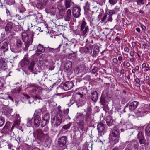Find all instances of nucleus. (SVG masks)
<instances>
[{
    "label": "nucleus",
    "mask_w": 150,
    "mask_h": 150,
    "mask_svg": "<svg viewBox=\"0 0 150 150\" xmlns=\"http://www.w3.org/2000/svg\"><path fill=\"white\" fill-rule=\"evenodd\" d=\"M34 33L33 31H28L27 32H23L22 34V38L25 42V50H27L33 40V36Z\"/></svg>",
    "instance_id": "nucleus-1"
},
{
    "label": "nucleus",
    "mask_w": 150,
    "mask_h": 150,
    "mask_svg": "<svg viewBox=\"0 0 150 150\" xmlns=\"http://www.w3.org/2000/svg\"><path fill=\"white\" fill-rule=\"evenodd\" d=\"M62 112H58L55 116H52L51 118V123L54 124L56 126L59 125L64 120V117L62 116Z\"/></svg>",
    "instance_id": "nucleus-2"
},
{
    "label": "nucleus",
    "mask_w": 150,
    "mask_h": 150,
    "mask_svg": "<svg viewBox=\"0 0 150 150\" xmlns=\"http://www.w3.org/2000/svg\"><path fill=\"white\" fill-rule=\"evenodd\" d=\"M34 136L40 140H42L44 139H49V137L47 134H44L42 130L38 129L35 130L33 132Z\"/></svg>",
    "instance_id": "nucleus-3"
},
{
    "label": "nucleus",
    "mask_w": 150,
    "mask_h": 150,
    "mask_svg": "<svg viewBox=\"0 0 150 150\" xmlns=\"http://www.w3.org/2000/svg\"><path fill=\"white\" fill-rule=\"evenodd\" d=\"M61 45H63V48L65 50L67 49H71L76 46V44L69 41L68 39L65 37L62 38V44Z\"/></svg>",
    "instance_id": "nucleus-4"
},
{
    "label": "nucleus",
    "mask_w": 150,
    "mask_h": 150,
    "mask_svg": "<svg viewBox=\"0 0 150 150\" xmlns=\"http://www.w3.org/2000/svg\"><path fill=\"white\" fill-rule=\"evenodd\" d=\"M8 40L6 38L4 39L0 42V48L4 52L8 50Z\"/></svg>",
    "instance_id": "nucleus-5"
},
{
    "label": "nucleus",
    "mask_w": 150,
    "mask_h": 150,
    "mask_svg": "<svg viewBox=\"0 0 150 150\" xmlns=\"http://www.w3.org/2000/svg\"><path fill=\"white\" fill-rule=\"evenodd\" d=\"M81 31L83 35H85L87 32L89 31L88 27L86 26V23L84 19H83L81 22Z\"/></svg>",
    "instance_id": "nucleus-6"
},
{
    "label": "nucleus",
    "mask_w": 150,
    "mask_h": 150,
    "mask_svg": "<svg viewBox=\"0 0 150 150\" xmlns=\"http://www.w3.org/2000/svg\"><path fill=\"white\" fill-rule=\"evenodd\" d=\"M34 125L36 127H38L40 125L41 122V118L39 115H35L34 114L32 117Z\"/></svg>",
    "instance_id": "nucleus-7"
},
{
    "label": "nucleus",
    "mask_w": 150,
    "mask_h": 150,
    "mask_svg": "<svg viewBox=\"0 0 150 150\" xmlns=\"http://www.w3.org/2000/svg\"><path fill=\"white\" fill-rule=\"evenodd\" d=\"M75 93L76 94L80 95V97L82 98L83 95L87 93V91L86 88L81 87L76 89L75 91Z\"/></svg>",
    "instance_id": "nucleus-8"
},
{
    "label": "nucleus",
    "mask_w": 150,
    "mask_h": 150,
    "mask_svg": "<svg viewBox=\"0 0 150 150\" xmlns=\"http://www.w3.org/2000/svg\"><path fill=\"white\" fill-rule=\"evenodd\" d=\"M67 140V137L65 136H62L58 140V144L61 147L64 146L66 143Z\"/></svg>",
    "instance_id": "nucleus-9"
},
{
    "label": "nucleus",
    "mask_w": 150,
    "mask_h": 150,
    "mask_svg": "<svg viewBox=\"0 0 150 150\" xmlns=\"http://www.w3.org/2000/svg\"><path fill=\"white\" fill-rule=\"evenodd\" d=\"M81 8L79 7H74L72 10L73 14L75 18H78L80 15Z\"/></svg>",
    "instance_id": "nucleus-10"
},
{
    "label": "nucleus",
    "mask_w": 150,
    "mask_h": 150,
    "mask_svg": "<svg viewBox=\"0 0 150 150\" xmlns=\"http://www.w3.org/2000/svg\"><path fill=\"white\" fill-rule=\"evenodd\" d=\"M49 117L50 116L48 114L46 113L45 115L41 122V125L42 127L46 126V124L49 122Z\"/></svg>",
    "instance_id": "nucleus-11"
},
{
    "label": "nucleus",
    "mask_w": 150,
    "mask_h": 150,
    "mask_svg": "<svg viewBox=\"0 0 150 150\" xmlns=\"http://www.w3.org/2000/svg\"><path fill=\"white\" fill-rule=\"evenodd\" d=\"M56 8L55 6L52 5L47 8L45 9L46 12L47 13H50L52 15H54L55 13Z\"/></svg>",
    "instance_id": "nucleus-12"
},
{
    "label": "nucleus",
    "mask_w": 150,
    "mask_h": 150,
    "mask_svg": "<svg viewBox=\"0 0 150 150\" xmlns=\"http://www.w3.org/2000/svg\"><path fill=\"white\" fill-rule=\"evenodd\" d=\"M74 85L73 83L71 81L65 82L63 86V88L65 91H67L71 89Z\"/></svg>",
    "instance_id": "nucleus-13"
},
{
    "label": "nucleus",
    "mask_w": 150,
    "mask_h": 150,
    "mask_svg": "<svg viewBox=\"0 0 150 150\" xmlns=\"http://www.w3.org/2000/svg\"><path fill=\"white\" fill-rule=\"evenodd\" d=\"M64 20L66 21H69L71 16V11L70 9H68L64 15Z\"/></svg>",
    "instance_id": "nucleus-14"
},
{
    "label": "nucleus",
    "mask_w": 150,
    "mask_h": 150,
    "mask_svg": "<svg viewBox=\"0 0 150 150\" xmlns=\"http://www.w3.org/2000/svg\"><path fill=\"white\" fill-rule=\"evenodd\" d=\"M109 138L111 141L115 142V144L118 142L120 139L119 135L113 133L110 136Z\"/></svg>",
    "instance_id": "nucleus-15"
},
{
    "label": "nucleus",
    "mask_w": 150,
    "mask_h": 150,
    "mask_svg": "<svg viewBox=\"0 0 150 150\" xmlns=\"http://www.w3.org/2000/svg\"><path fill=\"white\" fill-rule=\"evenodd\" d=\"M105 128V125L104 124L102 123H100L98 124L97 129L99 132V135L101 136L103 134V132Z\"/></svg>",
    "instance_id": "nucleus-16"
},
{
    "label": "nucleus",
    "mask_w": 150,
    "mask_h": 150,
    "mask_svg": "<svg viewBox=\"0 0 150 150\" xmlns=\"http://www.w3.org/2000/svg\"><path fill=\"white\" fill-rule=\"evenodd\" d=\"M57 8L59 10V13L60 16L63 17L64 15L65 8L64 6L61 4H58L57 5Z\"/></svg>",
    "instance_id": "nucleus-17"
},
{
    "label": "nucleus",
    "mask_w": 150,
    "mask_h": 150,
    "mask_svg": "<svg viewBox=\"0 0 150 150\" xmlns=\"http://www.w3.org/2000/svg\"><path fill=\"white\" fill-rule=\"evenodd\" d=\"M139 103L137 101H134L129 103V107L130 110L132 111L135 110L138 106Z\"/></svg>",
    "instance_id": "nucleus-18"
},
{
    "label": "nucleus",
    "mask_w": 150,
    "mask_h": 150,
    "mask_svg": "<svg viewBox=\"0 0 150 150\" xmlns=\"http://www.w3.org/2000/svg\"><path fill=\"white\" fill-rule=\"evenodd\" d=\"M138 139L140 144H144L145 142V140L144 139L143 134L142 132H139L137 135Z\"/></svg>",
    "instance_id": "nucleus-19"
},
{
    "label": "nucleus",
    "mask_w": 150,
    "mask_h": 150,
    "mask_svg": "<svg viewBox=\"0 0 150 150\" xmlns=\"http://www.w3.org/2000/svg\"><path fill=\"white\" fill-rule=\"evenodd\" d=\"M29 61L25 56L19 63L20 65L22 67H25L29 64Z\"/></svg>",
    "instance_id": "nucleus-20"
},
{
    "label": "nucleus",
    "mask_w": 150,
    "mask_h": 150,
    "mask_svg": "<svg viewBox=\"0 0 150 150\" xmlns=\"http://www.w3.org/2000/svg\"><path fill=\"white\" fill-rule=\"evenodd\" d=\"M75 120L78 122L79 121V125L81 126H83V120L82 117V115L81 114L77 113L76 116V117L75 118Z\"/></svg>",
    "instance_id": "nucleus-21"
},
{
    "label": "nucleus",
    "mask_w": 150,
    "mask_h": 150,
    "mask_svg": "<svg viewBox=\"0 0 150 150\" xmlns=\"http://www.w3.org/2000/svg\"><path fill=\"white\" fill-rule=\"evenodd\" d=\"M105 119L108 125L111 126L113 124L114 121L111 116H107L105 117Z\"/></svg>",
    "instance_id": "nucleus-22"
},
{
    "label": "nucleus",
    "mask_w": 150,
    "mask_h": 150,
    "mask_svg": "<svg viewBox=\"0 0 150 150\" xmlns=\"http://www.w3.org/2000/svg\"><path fill=\"white\" fill-rule=\"evenodd\" d=\"M71 125V124L69 123L63 126L60 131V133L65 134L68 131L67 130L70 128Z\"/></svg>",
    "instance_id": "nucleus-23"
},
{
    "label": "nucleus",
    "mask_w": 150,
    "mask_h": 150,
    "mask_svg": "<svg viewBox=\"0 0 150 150\" xmlns=\"http://www.w3.org/2000/svg\"><path fill=\"white\" fill-rule=\"evenodd\" d=\"M146 112L144 109L139 108L136 112V114L138 117H141L144 115V113Z\"/></svg>",
    "instance_id": "nucleus-24"
},
{
    "label": "nucleus",
    "mask_w": 150,
    "mask_h": 150,
    "mask_svg": "<svg viewBox=\"0 0 150 150\" xmlns=\"http://www.w3.org/2000/svg\"><path fill=\"white\" fill-rule=\"evenodd\" d=\"M72 64L71 62L67 61L65 65V69L67 71H69L71 69Z\"/></svg>",
    "instance_id": "nucleus-25"
},
{
    "label": "nucleus",
    "mask_w": 150,
    "mask_h": 150,
    "mask_svg": "<svg viewBox=\"0 0 150 150\" xmlns=\"http://www.w3.org/2000/svg\"><path fill=\"white\" fill-rule=\"evenodd\" d=\"M61 46V45L60 44L59 45L58 47L56 49L48 47L47 49H48V51L49 52H52L53 53H56L59 52L60 50V48Z\"/></svg>",
    "instance_id": "nucleus-26"
},
{
    "label": "nucleus",
    "mask_w": 150,
    "mask_h": 150,
    "mask_svg": "<svg viewBox=\"0 0 150 150\" xmlns=\"http://www.w3.org/2000/svg\"><path fill=\"white\" fill-rule=\"evenodd\" d=\"M29 88H32L31 90L30 91V93L32 95L35 94L37 91L36 87L35 84H30L28 86Z\"/></svg>",
    "instance_id": "nucleus-27"
},
{
    "label": "nucleus",
    "mask_w": 150,
    "mask_h": 150,
    "mask_svg": "<svg viewBox=\"0 0 150 150\" xmlns=\"http://www.w3.org/2000/svg\"><path fill=\"white\" fill-rule=\"evenodd\" d=\"M91 99L93 101L96 102L98 99V95L96 91H95L91 93Z\"/></svg>",
    "instance_id": "nucleus-28"
},
{
    "label": "nucleus",
    "mask_w": 150,
    "mask_h": 150,
    "mask_svg": "<svg viewBox=\"0 0 150 150\" xmlns=\"http://www.w3.org/2000/svg\"><path fill=\"white\" fill-rule=\"evenodd\" d=\"M13 23L11 22H9L6 25L5 28V30L6 31L11 30L12 28Z\"/></svg>",
    "instance_id": "nucleus-29"
},
{
    "label": "nucleus",
    "mask_w": 150,
    "mask_h": 150,
    "mask_svg": "<svg viewBox=\"0 0 150 150\" xmlns=\"http://www.w3.org/2000/svg\"><path fill=\"white\" fill-rule=\"evenodd\" d=\"M73 3L70 0H66L64 1V4L66 9L70 8Z\"/></svg>",
    "instance_id": "nucleus-30"
},
{
    "label": "nucleus",
    "mask_w": 150,
    "mask_h": 150,
    "mask_svg": "<svg viewBox=\"0 0 150 150\" xmlns=\"http://www.w3.org/2000/svg\"><path fill=\"white\" fill-rule=\"evenodd\" d=\"M37 52L41 53L43 52L45 50V48L42 45L39 44L38 46Z\"/></svg>",
    "instance_id": "nucleus-31"
},
{
    "label": "nucleus",
    "mask_w": 150,
    "mask_h": 150,
    "mask_svg": "<svg viewBox=\"0 0 150 150\" xmlns=\"http://www.w3.org/2000/svg\"><path fill=\"white\" fill-rule=\"evenodd\" d=\"M12 112V109L6 108L4 111V114L6 116L10 115H11Z\"/></svg>",
    "instance_id": "nucleus-32"
},
{
    "label": "nucleus",
    "mask_w": 150,
    "mask_h": 150,
    "mask_svg": "<svg viewBox=\"0 0 150 150\" xmlns=\"http://www.w3.org/2000/svg\"><path fill=\"white\" fill-rule=\"evenodd\" d=\"M132 144L134 147V150H137L139 146V143L136 140H133Z\"/></svg>",
    "instance_id": "nucleus-33"
},
{
    "label": "nucleus",
    "mask_w": 150,
    "mask_h": 150,
    "mask_svg": "<svg viewBox=\"0 0 150 150\" xmlns=\"http://www.w3.org/2000/svg\"><path fill=\"white\" fill-rule=\"evenodd\" d=\"M146 134L148 136H150V124L148 125L146 127L145 131Z\"/></svg>",
    "instance_id": "nucleus-34"
},
{
    "label": "nucleus",
    "mask_w": 150,
    "mask_h": 150,
    "mask_svg": "<svg viewBox=\"0 0 150 150\" xmlns=\"http://www.w3.org/2000/svg\"><path fill=\"white\" fill-rule=\"evenodd\" d=\"M27 126L30 127L32 126V125L33 124V121L32 120V118L31 119L30 118H28L27 119Z\"/></svg>",
    "instance_id": "nucleus-35"
},
{
    "label": "nucleus",
    "mask_w": 150,
    "mask_h": 150,
    "mask_svg": "<svg viewBox=\"0 0 150 150\" xmlns=\"http://www.w3.org/2000/svg\"><path fill=\"white\" fill-rule=\"evenodd\" d=\"M34 64V62L33 61H32L30 64L28 68L29 70L30 71L32 72L33 71Z\"/></svg>",
    "instance_id": "nucleus-36"
},
{
    "label": "nucleus",
    "mask_w": 150,
    "mask_h": 150,
    "mask_svg": "<svg viewBox=\"0 0 150 150\" xmlns=\"http://www.w3.org/2000/svg\"><path fill=\"white\" fill-rule=\"evenodd\" d=\"M44 3L41 2H38L36 5V7L40 9H42L44 5Z\"/></svg>",
    "instance_id": "nucleus-37"
},
{
    "label": "nucleus",
    "mask_w": 150,
    "mask_h": 150,
    "mask_svg": "<svg viewBox=\"0 0 150 150\" xmlns=\"http://www.w3.org/2000/svg\"><path fill=\"white\" fill-rule=\"evenodd\" d=\"M112 133L119 135H120L119 130L117 127H115L113 128Z\"/></svg>",
    "instance_id": "nucleus-38"
},
{
    "label": "nucleus",
    "mask_w": 150,
    "mask_h": 150,
    "mask_svg": "<svg viewBox=\"0 0 150 150\" xmlns=\"http://www.w3.org/2000/svg\"><path fill=\"white\" fill-rule=\"evenodd\" d=\"M6 62L4 60L1 59L0 60V67L1 68L6 67Z\"/></svg>",
    "instance_id": "nucleus-39"
},
{
    "label": "nucleus",
    "mask_w": 150,
    "mask_h": 150,
    "mask_svg": "<svg viewBox=\"0 0 150 150\" xmlns=\"http://www.w3.org/2000/svg\"><path fill=\"white\" fill-rule=\"evenodd\" d=\"M16 46L18 48H20L22 47V43L20 40H17L16 41Z\"/></svg>",
    "instance_id": "nucleus-40"
},
{
    "label": "nucleus",
    "mask_w": 150,
    "mask_h": 150,
    "mask_svg": "<svg viewBox=\"0 0 150 150\" xmlns=\"http://www.w3.org/2000/svg\"><path fill=\"white\" fill-rule=\"evenodd\" d=\"M90 4L88 1L86 2L84 6V8L85 11H88V10L90 7Z\"/></svg>",
    "instance_id": "nucleus-41"
},
{
    "label": "nucleus",
    "mask_w": 150,
    "mask_h": 150,
    "mask_svg": "<svg viewBox=\"0 0 150 150\" xmlns=\"http://www.w3.org/2000/svg\"><path fill=\"white\" fill-rule=\"evenodd\" d=\"M87 48L88 49V52L90 54H91L92 52V50L93 48V46L91 45H90L89 46L87 47Z\"/></svg>",
    "instance_id": "nucleus-42"
},
{
    "label": "nucleus",
    "mask_w": 150,
    "mask_h": 150,
    "mask_svg": "<svg viewBox=\"0 0 150 150\" xmlns=\"http://www.w3.org/2000/svg\"><path fill=\"white\" fill-rule=\"evenodd\" d=\"M134 80L136 83H137V86L138 87H140V80L137 77L135 78Z\"/></svg>",
    "instance_id": "nucleus-43"
},
{
    "label": "nucleus",
    "mask_w": 150,
    "mask_h": 150,
    "mask_svg": "<svg viewBox=\"0 0 150 150\" xmlns=\"http://www.w3.org/2000/svg\"><path fill=\"white\" fill-rule=\"evenodd\" d=\"M4 123V118L1 117L0 116V127L2 126Z\"/></svg>",
    "instance_id": "nucleus-44"
},
{
    "label": "nucleus",
    "mask_w": 150,
    "mask_h": 150,
    "mask_svg": "<svg viewBox=\"0 0 150 150\" xmlns=\"http://www.w3.org/2000/svg\"><path fill=\"white\" fill-rule=\"evenodd\" d=\"M21 120L20 118L14 120V125H18L20 124Z\"/></svg>",
    "instance_id": "nucleus-45"
},
{
    "label": "nucleus",
    "mask_w": 150,
    "mask_h": 150,
    "mask_svg": "<svg viewBox=\"0 0 150 150\" xmlns=\"http://www.w3.org/2000/svg\"><path fill=\"white\" fill-rule=\"evenodd\" d=\"M117 2V0H109V2L111 6L115 4Z\"/></svg>",
    "instance_id": "nucleus-46"
},
{
    "label": "nucleus",
    "mask_w": 150,
    "mask_h": 150,
    "mask_svg": "<svg viewBox=\"0 0 150 150\" xmlns=\"http://www.w3.org/2000/svg\"><path fill=\"white\" fill-rule=\"evenodd\" d=\"M144 0H137V4L138 5H143L144 4Z\"/></svg>",
    "instance_id": "nucleus-47"
},
{
    "label": "nucleus",
    "mask_w": 150,
    "mask_h": 150,
    "mask_svg": "<svg viewBox=\"0 0 150 150\" xmlns=\"http://www.w3.org/2000/svg\"><path fill=\"white\" fill-rule=\"evenodd\" d=\"M74 98H71L70 100V102L68 104L69 106H70L74 103Z\"/></svg>",
    "instance_id": "nucleus-48"
},
{
    "label": "nucleus",
    "mask_w": 150,
    "mask_h": 150,
    "mask_svg": "<svg viewBox=\"0 0 150 150\" xmlns=\"http://www.w3.org/2000/svg\"><path fill=\"white\" fill-rule=\"evenodd\" d=\"M108 14L110 16H111L115 13L114 11L113 10H107Z\"/></svg>",
    "instance_id": "nucleus-49"
},
{
    "label": "nucleus",
    "mask_w": 150,
    "mask_h": 150,
    "mask_svg": "<svg viewBox=\"0 0 150 150\" xmlns=\"http://www.w3.org/2000/svg\"><path fill=\"white\" fill-rule=\"evenodd\" d=\"M13 17L17 18L19 20H22L23 19V18H24V16H20V15L17 14L15 16H13Z\"/></svg>",
    "instance_id": "nucleus-50"
},
{
    "label": "nucleus",
    "mask_w": 150,
    "mask_h": 150,
    "mask_svg": "<svg viewBox=\"0 0 150 150\" xmlns=\"http://www.w3.org/2000/svg\"><path fill=\"white\" fill-rule=\"evenodd\" d=\"M10 127V122H7L5 126L4 127V128H6V129H8Z\"/></svg>",
    "instance_id": "nucleus-51"
},
{
    "label": "nucleus",
    "mask_w": 150,
    "mask_h": 150,
    "mask_svg": "<svg viewBox=\"0 0 150 150\" xmlns=\"http://www.w3.org/2000/svg\"><path fill=\"white\" fill-rule=\"evenodd\" d=\"M99 52V49L98 47H96L94 48L93 52L95 54H97Z\"/></svg>",
    "instance_id": "nucleus-52"
},
{
    "label": "nucleus",
    "mask_w": 150,
    "mask_h": 150,
    "mask_svg": "<svg viewBox=\"0 0 150 150\" xmlns=\"http://www.w3.org/2000/svg\"><path fill=\"white\" fill-rule=\"evenodd\" d=\"M4 80L3 79H0V89H1L3 86Z\"/></svg>",
    "instance_id": "nucleus-53"
},
{
    "label": "nucleus",
    "mask_w": 150,
    "mask_h": 150,
    "mask_svg": "<svg viewBox=\"0 0 150 150\" xmlns=\"http://www.w3.org/2000/svg\"><path fill=\"white\" fill-rule=\"evenodd\" d=\"M146 8L148 11H150V0H149L148 3L146 6Z\"/></svg>",
    "instance_id": "nucleus-54"
},
{
    "label": "nucleus",
    "mask_w": 150,
    "mask_h": 150,
    "mask_svg": "<svg viewBox=\"0 0 150 150\" xmlns=\"http://www.w3.org/2000/svg\"><path fill=\"white\" fill-rule=\"evenodd\" d=\"M98 68L97 67L93 68L91 71V72L93 74H95L98 71Z\"/></svg>",
    "instance_id": "nucleus-55"
},
{
    "label": "nucleus",
    "mask_w": 150,
    "mask_h": 150,
    "mask_svg": "<svg viewBox=\"0 0 150 150\" xmlns=\"http://www.w3.org/2000/svg\"><path fill=\"white\" fill-rule=\"evenodd\" d=\"M107 14H104L103 17L101 19V21L102 22H106V19L107 17Z\"/></svg>",
    "instance_id": "nucleus-56"
},
{
    "label": "nucleus",
    "mask_w": 150,
    "mask_h": 150,
    "mask_svg": "<svg viewBox=\"0 0 150 150\" xmlns=\"http://www.w3.org/2000/svg\"><path fill=\"white\" fill-rule=\"evenodd\" d=\"M87 48V47H82L81 48V50H82V51L84 52L87 53L88 52V49Z\"/></svg>",
    "instance_id": "nucleus-57"
},
{
    "label": "nucleus",
    "mask_w": 150,
    "mask_h": 150,
    "mask_svg": "<svg viewBox=\"0 0 150 150\" xmlns=\"http://www.w3.org/2000/svg\"><path fill=\"white\" fill-rule=\"evenodd\" d=\"M43 129V131L45 132H47L49 131V128L47 126H46Z\"/></svg>",
    "instance_id": "nucleus-58"
},
{
    "label": "nucleus",
    "mask_w": 150,
    "mask_h": 150,
    "mask_svg": "<svg viewBox=\"0 0 150 150\" xmlns=\"http://www.w3.org/2000/svg\"><path fill=\"white\" fill-rule=\"evenodd\" d=\"M13 116L15 117V119H17L20 118L19 115L17 114H16V115L14 114L13 115Z\"/></svg>",
    "instance_id": "nucleus-59"
},
{
    "label": "nucleus",
    "mask_w": 150,
    "mask_h": 150,
    "mask_svg": "<svg viewBox=\"0 0 150 150\" xmlns=\"http://www.w3.org/2000/svg\"><path fill=\"white\" fill-rule=\"evenodd\" d=\"M125 145V144L123 143H122L120 144V147L121 149H124Z\"/></svg>",
    "instance_id": "nucleus-60"
},
{
    "label": "nucleus",
    "mask_w": 150,
    "mask_h": 150,
    "mask_svg": "<svg viewBox=\"0 0 150 150\" xmlns=\"http://www.w3.org/2000/svg\"><path fill=\"white\" fill-rule=\"evenodd\" d=\"M113 62L115 64H117L118 62V60L117 58H114L113 59Z\"/></svg>",
    "instance_id": "nucleus-61"
},
{
    "label": "nucleus",
    "mask_w": 150,
    "mask_h": 150,
    "mask_svg": "<svg viewBox=\"0 0 150 150\" xmlns=\"http://www.w3.org/2000/svg\"><path fill=\"white\" fill-rule=\"evenodd\" d=\"M112 17L111 16H109L106 22H107V21H108L111 22V21H112Z\"/></svg>",
    "instance_id": "nucleus-62"
},
{
    "label": "nucleus",
    "mask_w": 150,
    "mask_h": 150,
    "mask_svg": "<svg viewBox=\"0 0 150 150\" xmlns=\"http://www.w3.org/2000/svg\"><path fill=\"white\" fill-rule=\"evenodd\" d=\"M124 51L128 53L129 51V49L128 47H126L124 48Z\"/></svg>",
    "instance_id": "nucleus-63"
},
{
    "label": "nucleus",
    "mask_w": 150,
    "mask_h": 150,
    "mask_svg": "<svg viewBox=\"0 0 150 150\" xmlns=\"http://www.w3.org/2000/svg\"><path fill=\"white\" fill-rule=\"evenodd\" d=\"M54 66H50L49 67V69L50 70H52L54 69Z\"/></svg>",
    "instance_id": "nucleus-64"
}]
</instances>
